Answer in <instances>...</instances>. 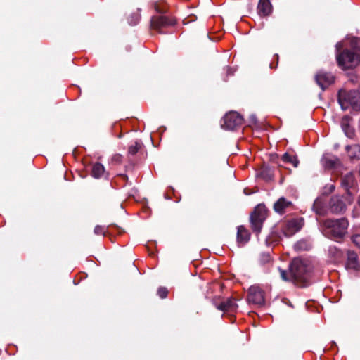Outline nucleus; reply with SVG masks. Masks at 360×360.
Returning a JSON list of instances; mask_svg holds the SVG:
<instances>
[{
    "label": "nucleus",
    "instance_id": "393cba45",
    "mask_svg": "<svg viewBox=\"0 0 360 360\" xmlns=\"http://www.w3.org/2000/svg\"><path fill=\"white\" fill-rule=\"evenodd\" d=\"M352 241L356 247L360 249V233L354 234L352 236Z\"/></svg>",
    "mask_w": 360,
    "mask_h": 360
},
{
    "label": "nucleus",
    "instance_id": "bb28decb",
    "mask_svg": "<svg viewBox=\"0 0 360 360\" xmlns=\"http://www.w3.org/2000/svg\"><path fill=\"white\" fill-rule=\"evenodd\" d=\"M168 290L166 288L160 287L158 290V295L161 298H165L167 295Z\"/></svg>",
    "mask_w": 360,
    "mask_h": 360
},
{
    "label": "nucleus",
    "instance_id": "c85d7f7f",
    "mask_svg": "<svg viewBox=\"0 0 360 360\" xmlns=\"http://www.w3.org/2000/svg\"><path fill=\"white\" fill-rule=\"evenodd\" d=\"M295 248L297 250H306V244L304 241H300L295 244Z\"/></svg>",
    "mask_w": 360,
    "mask_h": 360
},
{
    "label": "nucleus",
    "instance_id": "0eeeda50",
    "mask_svg": "<svg viewBox=\"0 0 360 360\" xmlns=\"http://www.w3.org/2000/svg\"><path fill=\"white\" fill-rule=\"evenodd\" d=\"M303 226V219H293L285 222L282 228L283 233L286 237H290L299 231Z\"/></svg>",
    "mask_w": 360,
    "mask_h": 360
},
{
    "label": "nucleus",
    "instance_id": "f3484780",
    "mask_svg": "<svg viewBox=\"0 0 360 360\" xmlns=\"http://www.w3.org/2000/svg\"><path fill=\"white\" fill-rule=\"evenodd\" d=\"M215 306L217 309L221 311H233L237 307L236 303L232 299H228L219 304H215Z\"/></svg>",
    "mask_w": 360,
    "mask_h": 360
},
{
    "label": "nucleus",
    "instance_id": "20e7f679",
    "mask_svg": "<svg viewBox=\"0 0 360 360\" xmlns=\"http://www.w3.org/2000/svg\"><path fill=\"white\" fill-rule=\"evenodd\" d=\"M338 102L344 110L352 108L360 110V93L357 91H346L341 89L338 92Z\"/></svg>",
    "mask_w": 360,
    "mask_h": 360
},
{
    "label": "nucleus",
    "instance_id": "1a4fd4ad",
    "mask_svg": "<svg viewBox=\"0 0 360 360\" xmlns=\"http://www.w3.org/2000/svg\"><path fill=\"white\" fill-rule=\"evenodd\" d=\"M248 302L257 305L264 304V292L257 285H252L248 290Z\"/></svg>",
    "mask_w": 360,
    "mask_h": 360
},
{
    "label": "nucleus",
    "instance_id": "473e14b6",
    "mask_svg": "<svg viewBox=\"0 0 360 360\" xmlns=\"http://www.w3.org/2000/svg\"><path fill=\"white\" fill-rule=\"evenodd\" d=\"M228 74H229V75L233 74V71H232V68H228Z\"/></svg>",
    "mask_w": 360,
    "mask_h": 360
},
{
    "label": "nucleus",
    "instance_id": "72a5a7b5",
    "mask_svg": "<svg viewBox=\"0 0 360 360\" xmlns=\"http://www.w3.org/2000/svg\"><path fill=\"white\" fill-rule=\"evenodd\" d=\"M251 119L252 120V122H256V117L255 115L251 116Z\"/></svg>",
    "mask_w": 360,
    "mask_h": 360
},
{
    "label": "nucleus",
    "instance_id": "f704fd0d",
    "mask_svg": "<svg viewBox=\"0 0 360 360\" xmlns=\"http://www.w3.org/2000/svg\"><path fill=\"white\" fill-rule=\"evenodd\" d=\"M347 136H349V137H351V136H352V135H350V134H347Z\"/></svg>",
    "mask_w": 360,
    "mask_h": 360
},
{
    "label": "nucleus",
    "instance_id": "a878e982",
    "mask_svg": "<svg viewBox=\"0 0 360 360\" xmlns=\"http://www.w3.org/2000/svg\"><path fill=\"white\" fill-rule=\"evenodd\" d=\"M347 150H353L355 152V155H354V158H356L358 159L360 158V148L359 146H347Z\"/></svg>",
    "mask_w": 360,
    "mask_h": 360
},
{
    "label": "nucleus",
    "instance_id": "4be33fe9",
    "mask_svg": "<svg viewBox=\"0 0 360 360\" xmlns=\"http://www.w3.org/2000/svg\"><path fill=\"white\" fill-rule=\"evenodd\" d=\"M105 168L101 163H96L92 167V176L94 178H100L103 174Z\"/></svg>",
    "mask_w": 360,
    "mask_h": 360
},
{
    "label": "nucleus",
    "instance_id": "9b49d317",
    "mask_svg": "<svg viewBox=\"0 0 360 360\" xmlns=\"http://www.w3.org/2000/svg\"><path fill=\"white\" fill-rule=\"evenodd\" d=\"M175 22L174 19L168 18L166 16L153 17L151 19V27L161 32L162 28L174 25Z\"/></svg>",
    "mask_w": 360,
    "mask_h": 360
},
{
    "label": "nucleus",
    "instance_id": "6ab92c4d",
    "mask_svg": "<svg viewBox=\"0 0 360 360\" xmlns=\"http://www.w3.org/2000/svg\"><path fill=\"white\" fill-rule=\"evenodd\" d=\"M291 205L292 202L290 201L287 200L285 198H281L275 202L274 207L276 212L282 213Z\"/></svg>",
    "mask_w": 360,
    "mask_h": 360
},
{
    "label": "nucleus",
    "instance_id": "4468645a",
    "mask_svg": "<svg viewBox=\"0 0 360 360\" xmlns=\"http://www.w3.org/2000/svg\"><path fill=\"white\" fill-rule=\"evenodd\" d=\"M328 257L330 262L337 263L342 260V252L335 246H330L328 250Z\"/></svg>",
    "mask_w": 360,
    "mask_h": 360
},
{
    "label": "nucleus",
    "instance_id": "5701e85b",
    "mask_svg": "<svg viewBox=\"0 0 360 360\" xmlns=\"http://www.w3.org/2000/svg\"><path fill=\"white\" fill-rule=\"evenodd\" d=\"M140 147H141L140 143H138V142H136L134 143V145H131V146H129V153L130 154H131V155H134V154H136L138 152V150H139Z\"/></svg>",
    "mask_w": 360,
    "mask_h": 360
},
{
    "label": "nucleus",
    "instance_id": "a211bd4d",
    "mask_svg": "<svg viewBox=\"0 0 360 360\" xmlns=\"http://www.w3.org/2000/svg\"><path fill=\"white\" fill-rule=\"evenodd\" d=\"M314 211L320 216L326 214V209L325 207V202L321 198H318L315 200L313 204Z\"/></svg>",
    "mask_w": 360,
    "mask_h": 360
},
{
    "label": "nucleus",
    "instance_id": "2eb2a0df",
    "mask_svg": "<svg viewBox=\"0 0 360 360\" xmlns=\"http://www.w3.org/2000/svg\"><path fill=\"white\" fill-rule=\"evenodd\" d=\"M250 239L249 231L243 226L238 227L237 241L240 245H244Z\"/></svg>",
    "mask_w": 360,
    "mask_h": 360
},
{
    "label": "nucleus",
    "instance_id": "7ed1b4c3",
    "mask_svg": "<svg viewBox=\"0 0 360 360\" xmlns=\"http://www.w3.org/2000/svg\"><path fill=\"white\" fill-rule=\"evenodd\" d=\"M349 222L347 219H326L320 224V229L326 237L333 240L342 239L347 233Z\"/></svg>",
    "mask_w": 360,
    "mask_h": 360
},
{
    "label": "nucleus",
    "instance_id": "39448f33",
    "mask_svg": "<svg viewBox=\"0 0 360 360\" xmlns=\"http://www.w3.org/2000/svg\"><path fill=\"white\" fill-rule=\"evenodd\" d=\"M266 217V210L264 206H257L250 216V222L254 232L259 233L261 231L263 222Z\"/></svg>",
    "mask_w": 360,
    "mask_h": 360
},
{
    "label": "nucleus",
    "instance_id": "ddd939ff",
    "mask_svg": "<svg viewBox=\"0 0 360 360\" xmlns=\"http://www.w3.org/2000/svg\"><path fill=\"white\" fill-rule=\"evenodd\" d=\"M356 184V181L352 172L345 174L341 180V185L347 191L348 195H349V189L353 188Z\"/></svg>",
    "mask_w": 360,
    "mask_h": 360
},
{
    "label": "nucleus",
    "instance_id": "9d476101",
    "mask_svg": "<svg viewBox=\"0 0 360 360\" xmlns=\"http://www.w3.org/2000/svg\"><path fill=\"white\" fill-rule=\"evenodd\" d=\"M345 268L349 271H356L360 269V259L357 253L353 250L347 252Z\"/></svg>",
    "mask_w": 360,
    "mask_h": 360
},
{
    "label": "nucleus",
    "instance_id": "dca6fc26",
    "mask_svg": "<svg viewBox=\"0 0 360 360\" xmlns=\"http://www.w3.org/2000/svg\"><path fill=\"white\" fill-rule=\"evenodd\" d=\"M257 8L260 15H268L271 11V5L269 0H259Z\"/></svg>",
    "mask_w": 360,
    "mask_h": 360
},
{
    "label": "nucleus",
    "instance_id": "c756f323",
    "mask_svg": "<svg viewBox=\"0 0 360 360\" xmlns=\"http://www.w3.org/2000/svg\"><path fill=\"white\" fill-rule=\"evenodd\" d=\"M326 189H328V193H331L335 190V186L333 184H330L328 186L326 187Z\"/></svg>",
    "mask_w": 360,
    "mask_h": 360
},
{
    "label": "nucleus",
    "instance_id": "7c9ffc66",
    "mask_svg": "<svg viewBox=\"0 0 360 360\" xmlns=\"http://www.w3.org/2000/svg\"><path fill=\"white\" fill-rule=\"evenodd\" d=\"M155 10L159 12V13H162V12H164V11L161 8H159L158 5V4H155Z\"/></svg>",
    "mask_w": 360,
    "mask_h": 360
},
{
    "label": "nucleus",
    "instance_id": "f8f14e48",
    "mask_svg": "<svg viewBox=\"0 0 360 360\" xmlns=\"http://www.w3.org/2000/svg\"><path fill=\"white\" fill-rule=\"evenodd\" d=\"M315 79L317 84L322 89V90H324L334 82L335 78L330 73L320 71L316 74Z\"/></svg>",
    "mask_w": 360,
    "mask_h": 360
},
{
    "label": "nucleus",
    "instance_id": "6e6552de",
    "mask_svg": "<svg viewBox=\"0 0 360 360\" xmlns=\"http://www.w3.org/2000/svg\"><path fill=\"white\" fill-rule=\"evenodd\" d=\"M347 209V203L343 200L342 196H333L329 202V210L333 214H342Z\"/></svg>",
    "mask_w": 360,
    "mask_h": 360
},
{
    "label": "nucleus",
    "instance_id": "2f4dec72",
    "mask_svg": "<svg viewBox=\"0 0 360 360\" xmlns=\"http://www.w3.org/2000/svg\"><path fill=\"white\" fill-rule=\"evenodd\" d=\"M347 204L350 205V204L352 203V198H350V197H349V198H348L347 199Z\"/></svg>",
    "mask_w": 360,
    "mask_h": 360
},
{
    "label": "nucleus",
    "instance_id": "cd10ccee",
    "mask_svg": "<svg viewBox=\"0 0 360 360\" xmlns=\"http://www.w3.org/2000/svg\"><path fill=\"white\" fill-rule=\"evenodd\" d=\"M94 233L97 235H101L105 233V228L101 226H96L94 229Z\"/></svg>",
    "mask_w": 360,
    "mask_h": 360
},
{
    "label": "nucleus",
    "instance_id": "b1692460",
    "mask_svg": "<svg viewBox=\"0 0 360 360\" xmlns=\"http://www.w3.org/2000/svg\"><path fill=\"white\" fill-rule=\"evenodd\" d=\"M140 16L138 14H134L128 19L129 23L131 25H135L139 21Z\"/></svg>",
    "mask_w": 360,
    "mask_h": 360
},
{
    "label": "nucleus",
    "instance_id": "423d86ee",
    "mask_svg": "<svg viewBox=\"0 0 360 360\" xmlns=\"http://www.w3.org/2000/svg\"><path fill=\"white\" fill-rule=\"evenodd\" d=\"M243 117L236 112H230L224 115L221 127L227 130H234L243 123Z\"/></svg>",
    "mask_w": 360,
    "mask_h": 360
},
{
    "label": "nucleus",
    "instance_id": "412c9836",
    "mask_svg": "<svg viewBox=\"0 0 360 360\" xmlns=\"http://www.w3.org/2000/svg\"><path fill=\"white\" fill-rule=\"evenodd\" d=\"M282 160L285 162L291 163L295 167H297L299 164V161L297 159L296 156L290 154L289 153H285L282 155Z\"/></svg>",
    "mask_w": 360,
    "mask_h": 360
},
{
    "label": "nucleus",
    "instance_id": "f03ea898",
    "mask_svg": "<svg viewBox=\"0 0 360 360\" xmlns=\"http://www.w3.org/2000/svg\"><path fill=\"white\" fill-rule=\"evenodd\" d=\"M311 269V262L308 259L295 258L290 264L289 274L282 269H279V271L283 280L305 285Z\"/></svg>",
    "mask_w": 360,
    "mask_h": 360
},
{
    "label": "nucleus",
    "instance_id": "f257e3e1",
    "mask_svg": "<svg viewBox=\"0 0 360 360\" xmlns=\"http://www.w3.org/2000/svg\"><path fill=\"white\" fill-rule=\"evenodd\" d=\"M336 51L337 61L341 68H354L360 63V41L357 38L338 43Z\"/></svg>",
    "mask_w": 360,
    "mask_h": 360
},
{
    "label": "nucleus",
    "instance_id": "c9c22d12",
    "mask_svg": "<svg viewBox=\"0 0 360 360\" xmlns=\"http://www.w3.org/2000/svg\"><path fill=\"white\" fill-rule=\"evenodd\" d=\"M244 192H245V194H248V193H246V189H244Z\"/></svg>",
    "mask_w": 360,
    "mask_h": 360
},
{
    "label": "nucleus",
    "instance_id": "aec40b11",
    "mask_svg": "<svg viewBox=\"0 0 360 360\" xmlns=\"http://www.w3.org/2000/svg\"><path fill=\"white\" fill-rule=\"evenodd\" d=\"M338 162V160L337 158L329 155H323V157L321 159V163L323 166L328 169L335 167Z\"/></svg>",
    "mask_w": 360,
    "mask_h": 360
}]
</instances>
